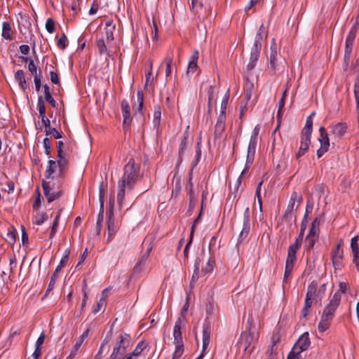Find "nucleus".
Returning a JSON list of instances; mask_svg holds the SVG:
<instances>
[{
    "label": "nucleus",
    "instance_id": "nucleus-1",
    "mask_svg": "<svg viewBox=\"0 0 359 359\" xmlns=\"http://www.w3.org/2000/svg\"><path fill=\"white\" fill-rule=\"evenodd\" d=\"M140 165L135 164L134 158H130L123 168V175L118 182L117 202L120 206L123 203L126 189L133 190L140 175Z\"/></svg>",
    "mask_w": 359,
    "mask_h": 359
},
{
    "label": "nucleus",
    "instance_id": "nucleus-48",
    "mask_svg": "<svg viewBox=\"0 0 359 359\" xmlns=\"http://www.w3.org/2000/svg\"><path fill=\"white\" fill-rule=\"evenodd\" d=\"M16 239V234H15V229L13 226H11V229H8L6 237L5 238L6 241L11 244L13 245L15 242Z\"/></svg>",
    "mask_w": 359,
    "mask_h": 359
},
{
    "label": "nucleus",
    "instance_id": "nucleus-44",
    "mask_svg": "<svg viewBox=\"0 0 359 359\" xmlns=\"http://www.w3.org/2000/svg\"><path fill=\"white\" fill-rule=\"evenodd\" d=\"M200 262L201 259L199 257H197L195 260L194 263V271L192 276L191 285H194L198 279L199 278V268H200Z\"/></svg>",
    "mask_w": 359,
    "mask_h": 359
},
{
    "label": "nucleus",
    "instance_id": "nucleus-15",
    "mask_svg": "<svg viewBox=\"0 0 359 359\" xmlns=\"http://www.w3.org/2000/svg\"><path fill=\"white\" fill-rule=\"evenodd\" d=\"M250 209L247 207L244 211L243 214V224L242 230L238 236V243H242L244 240H245L250 233Z\"/></svg>",
    "mask_w": 359,
    "mask_h": 359
},
{
    "label": "nucleus",
    "instance_id": "nucleus-64",
    "mask_svg": "<svg viewBox=\"0 0 359 359\" xmlns=\"http://www.w3.org/2000/svg\"><path fill=\"white\" fill-rule=\"evenodd\" d=\"M358 236H355L351 238V248L352 252H359V246H358Z\"/></svg>",
    "mask_w": 359,
    "mask_h": 359
},
{
    "label": "nucleus",
    "instance_id": "nucleus-52",
    "mask_svg": "<svg viewBox=\"0 0 359 359\" xmlns=\"http://www.w3.org/2000/svg\"><path fill=\"white\" fill-rule=\"evenodd\" d=\"M204 198H205V195H204V192H203V195H202V203H201V211H200V213L198 215V217L193 222V224H192V226H191V234H190L191 236H193L194 232L195 231L196 226L200 222L201 216L203 210V201H204Z\"/></svg>",
    "mask_w": 359,
    "mask_h": 359
},
{
    "label": "nucleus",
    "instance_id": "nucleus-19",
    "mask_svg": "<svg viewBox=\"0 0 359 359\" xmlns=\"http://www.w3.org/2000/svg\"><path fill=\"white\" fill-rule=\"evenodd\" d=\"M149 351V346L148 343L145 341H140L137 345L136 346L135 348L133 351L130 350V352L128 353L127 358H125L124 359H132V358L137 357L140 355L145 356V352Z\"/></svg>",
    "mask_w": 359,
    "mask_h": 359
},
{
    "label": "nucleus",
    "instance_id": "nucleus-45",
    "mask_svg": "<svg viewBox=\"0 0 359 359\" xmlns=\"http://www.w3.org/2000/svg\"><path fill=\"white\" fill-rule=\"evenodd\" d=\"M104 219V208H100V211L97 215L96 222V234L98 236L100 234L101 229L102 226V222Z\"/></svg>",
    "mask_w": 359,
    "mask_h": 359
},
{
    "label": "nucleus",
    "instance_id": "nucleus-25",
    "mask_svg": "<svg viewBox=\"0 0 359 359\" xmlns=\"http://www.w3.org/2000/svg\"><path fill=\"white\" fill-rule=\"evenodd\" d=\"M330 128H331V133L333 135L341 138L347 132L348 126L344 122H339L336 124L331 125Z\"/></svg>",
    "mask_w": 359,
    "mask_h": 359
},
{
    "label": "nucleus",
    "instance_id": "nucleus-11",
    "mask_svg": "<svg viewBox=\"0 0 359 359\" xmlns=\"http://www.w3.org/2000/svg\"><path fill=\"white\" fill-rule=\"evenodd\" d=\"M320 137L319 142L320 143V148L317 150V156L320 158L323 155L327 152L330 147V140L328 137L327 133L324 127L319 128Z\"/></svg>",
    "mask_w": 359,
    "mask_h": 359
},
{
    "label": "nucleus",
    "instance_id": "nucleus-37",
    "mask_svg": "<svg viewBox=\"0 0 359 359\" xmlns=\"http://www.w3.org/2000/svg\"><path fill=\"white\" fill-rule=\"evenodd\" d=\"M277 61V51H276V45L274 43L271 46V53L269 56V62L270 67L271 69L275 72L276 69V63Z\"/></svg>",
    "mask_w": 359,
    "mask_h": 359
},
{
    "label": "nucleus",
    "instance_id": "nucleus-50",
    "mask_svg": "<svg viewBox=\"0 0 359 359\" xmlns=\"http://www.w3.org/2000/svg\"><path fill=\"white\" fill-rule=\"evenodd\" d=\"M161 110L160 105H156L154 107V124L155 126H158L161 123Z\"/></svg>",
    "mask_w": 359,
    "mask_h": 359
},
{
    "label": "nucleus",
    "instance_id": "nucleus-3",
    "mask_svg": "<svg viewBox=\"0 0 359 359\" xmlns=\"http://www.w3.org/2000/svg\"><path fill=\"white\" fill-rule=\"evenodd\" d=\"M248 323L249 324L248 331L243 333L241 338V344L245 346V355L248 353H251L254 348V342L257 339L255 335V327L253 325V318L252 316H250L248 319Z\"/></svg>",
    "mask_w": 359,
    "mask_h": 359
},
{
    "label": "nucleus",
    "instance_id": "nucleus-28",
    "mask_svg": "<svg viewBox=\"0 0 359 359\" xmlns=\"http://www.w3.org/2000/svg\"><path fill=\"white\" fill-rule=\"evenodd\" d=\"M15 79L18 83L20 88L24 92L29 89V84L27 82L25 79V72L22 69H19L15 72Z\"/></svg>",
    "mask_w": 359,
    "mask_h": 359
},
{
    "label": "nucleus",
    "instance_id": "nucleus-63",
    "mask_svg": "<svg viewBox=\"0 0 359 359\" xmlns=\"http://www.w3.org/2000/svg\"><path fill=\"white\" fill-rule=\"evenodd\" d=\"M82 344H83V342L81 341H80L79 339H78L76 341V344H74V346H73L72 351L67 359H71L72 358H74L75 356L76 352L80 348Z\"/></svg>",
    "mask_w": 359,
    "mask_h": 359
},
{
    "label": "nucleus",
    "instance_id": "nucleus-12",
    "mask_svg": "<svg viewBox=\"0 0 359 359\" xmlns=\"http://www.w3.org/2000/svg\"><path fill=\"white\" fill-rule=\"evenodd\" d=\"M302 201V196L299 194L297 191H293L291 194L290 199L289 203L287 205V209L283 215V218L285 220H290L292 217V212L294 209L295 202H298V205L296 207V209L298 208V206L301 203Z\"/></svg>",
    "mask_w": 359,
    "mask_h": 359
},
{
    "label": "nucleus",
    "instance_id": "nucleus-24",
    "mask_svg": "<svg viewBox=\"0 0 359 359\" xmlns=\"http://www.w3.org/2000/svg\"><path fill=\"white\" fill-rule=\"evenodd\" d=\"M65 264H62L61 262H60L59 265L56 267L55 271L53 273L50 283L48 284V288L46 291V293L44 294V297L43 299L48 295V294L54 289L57 279L58 278V273L62 270L63 267H65Z\"/></svg>",
    "mask_w": 359,
    "mask_h": 359
},
{
    "label": "nucleus",
    "instance_id": "nucleus-58",
    "mask_svg": "<svg viewBox=\"0 0 359 359\" xmlns=\"http://www.w3.org/2000/svg\"><path fill=\"white\" fill-rule=\"evenodd\" d=\"M45 133L46 135H52L55 139L62 138V136L60 132L57 130L56 128L50 127H48L47 130H45Z\"/></svg>",
    "mask_w": 359,
    "mask_h": 359
},
{
    "label": "nucleus",
    "instance_id": "nucleus-35",
    "mask_svg": "<svg viewBox=\"0 0 359 359\" xmlns=\"http://www.w3.org/2000/svg\"><path fill=\"white\" fill-rule=\"evenodd\" d=\"M311 292L310 291L309 294H306V299L304 302V306L302 310V318H306L310 312V309L311 307L313 302L311 301Z\"/></svg>",
    "mask_w": 359,
    "mask_h": 359
},
{
    "label": "nucleus",
    "instance_id": "nucleus-20",
    "mask_svg": "<svg viewBox=\"0 0 359 359\" xmlns=\"http://www.w3.org/2000/svg\"><path fill=\"white\" fill-rule=\"evenodd\" d=\"M315 114L316 113L313 111L307 117L306 124L302 131L301 139L311 141V136L313 131V116H315Z\"/></svg>",
    "mask_w": 359,
    "mask_h": 359
},
{
    "label": "nucleus",
    "instance_id": "nucleus-23",
    "mask_svg": "<svg viewBox=\"0 0 359 359\" xmlns=\"http://www.w3.org/2000/svg\"><path fill=\"white\" fill-rule=\"evenodd\" d=\"M261 49L262 48L255 46H252L251 48L250 61L247 65V71L248 73L255 67L259 57Z\"/></svg>",
    "mask_w": 359,
    "mask_h": 359
},
{
    "label": "nucleus",
    "instance_id": "nucleus-22",
    "mask_svg": "<svg viewBox=\"0 0 359 359\" xmlns=\"http://www.w3.org/2000/svg\"><path fill=\"white\" fill-rule=\"evenodd\" d=\"M226 116L219 115L215 126V139H220L226 128Z\"/></svg>",
    "mask_w": 359,
    "mask_h": 359
},
{
    "label": "nucleus",
    "instance_id": "nucleus-41",
    "mask_svg": "<svg viewBox=\"0 0 359 359\" xmlns=\"http://www.w3.org/2000/svg\"><path fill=\"white\" fill-rule=\"evenodd\" d=\"M304 351L297 344H294L291 351L287 355V359H299L298 356L302 352Z\"/></svg>",
    "mask_w": 359,
    "mask_h": 359
},
{
    "label": "nucleus",
    "instance_id": "nucleus-56",
    "mask_svg": "<svg viewBox=\"0 0 359 359\" xmlns=\"http://www.w3.org/2000/svg\"><path fill=\"white\" fill-rule=\"evenodd\" d=\"M201 156V142H198L196 148V159L192 162V168L191 170H194V168L197 165L198 163L200 161Z\"/></svg>",
    "mask_w": 359,
    "mask_h": 359
},
{
    "label": "nucleus",
    "instance_id": "nucleus-13",
    "mask_svg": "<svg viewBox=\"0 0 359 359\" xmlns=\"http://www.w3.org/2000/svg\"><path fill=\"white\" fill-rule=\"evenodd\" d=\"M57 160L55 161L59 168V176L61 178H64L65 172L69 168V155L66 152L63 151L57 154Z\"/></svg>",
    "mask_w": 359,
    "mask_h": 359
},
{
    "label": "nucleus",
    "instance_id": "nucleus-6",
    "mask_svg": "<svg viewBox=\"0 0 359 359\" xmlns=\"http://www.w3.org/2000/svg\"><path fill=\"white\" fill-rule=\"evenodd\" d=\"M326 287V283H323L318 288L317 282L313 280L309 285L306 294H309L311 290L312 294L311 296V301H315L316 303L319 302L320 305H321V300L325 296Z\"/></svg>",
    "mask_w": 359,
    "mask_h": 359
},
{
    "label": "nucleus",
    "instance_id": "nucleus-2",
    "mask_svg": "<svg viewBox=\"0 0 359 359\" xmlns=\"http://www.w3.org/2000/svg\"><path fill=\"white\" fill-rule=\"evenodd\" d=\"M130 342L131 338L130 334L126 333L121 334L117 337L109 359H123L127 358L128 353L130 352L128 348Z\"/></svg>",
    "mask_w": 359,
    "mask_h": 359
},
{
    "label": "nucleus",
    "instance_id": "nucleus-36",
    "mask_svg": "<svg viewBox=\"0 0 359 359\" xmlns=\"http://www.w3.org/2000/svg\"><path fill=\"white\" fill-rule=\"evenodd\" d=\"M310 144H311V141L301 139V144H300L299 149L295 155L297 159L299 160L302 156H303L307 152Z\"/></svg>",
    "mask_w": 359,
    "mask_h": 359
},
{
    "label": "nucleus",
    "instance_id": "nucleus-34",
    "mask_svg": "<svg viewBox=\"0 0 359 359\" xmlns=\"http://www.w3.org/2000/svg\"><path fill=\"white\" fill-rule=\"evenodd\" d=\"M57 163L54 160H49L48 161V166L45 171V177L46 179L53 178L52 175L55 172Z\"/></svg>",
    "mask_w": 359,
    "mask_h": 359
},
{
    "label": "nucleus",
    "instance_id": "nucleus-18",
    "mask_svg": "<svg viewBox=\"0 0 359 359\" xmlns=\"http://www.w3.org/2000/svg\"><path fill=\"white\" fill-rule=\"evenodd\" d=\"M42 188L43 190L44 196H46L47 201L51 203L55 199L60 198L62 195V191H59L57 192H51L53 187H50V182L45 180L42 181Z\"/></svg>",
    "mask_w": 359,
    "mask_h": 359
},
{
    "label": "nucleus",
    "instance_id": "nucleus-53",
    "mask_svg": "<svg viewBox=\"0 0 359 359\" xmlns=\"http://www.w3.org/2000/svg\"><path fill=\"white\" fill-rule=\"evenodd\" d=\"M37 108L39 110L40 117L46 116L45 100H43L42 96H39L38 97Z\"/></svg>",
    "mask_w": 359,
    "mask_h": 359
},
{
    "label": "nucleus",
    "instance_id": "nucleus-31",
    "mask_svg": "<svg viewBox=\"0 0 359 359\" xmlns=\"http://www.w3.org/2000/svg\"><path fill=\"white\" fill-rule=\"evenodd\" d=\"M332 320L333 318L322 314L318 326V331L320 332H324L328 330Z\"/></svg>",
    "mask_w": 359,
    "mask_h": 359
},
{
    "label": "nucleus",
    "instance_id": "nucleus-7",
    "mask_svg": "<svg viewBox=\"0 0 359 359\" xmlns=\"http://www.w3.org/2000/svg\"><path fill=\"white\" fill-rule=\"evenodd\" d=\"M280 341V335L279 332H273L271 338V345L266 351V355L271 358H278L283 357V353H280L278 345Z\"/></svg>",
    "mask_w": 359,
    "mask_h": 359
},
{
    "label": "nucleus",
    "instance_id": "nucleus-32",
    "mask_svg": "<svg viewBox=\"0 0 359 359\" xmlns=\"http://www.w3.org/2000/svg\"><path fill=\"white\" fill-rule=\"evenodd\" d=\"M257 142L250 141L248 148V154L246 157V161H248V164H252L255 159V154L256 151Z\"/></svg>",
    "mask_w": 359,
    "mask_h": 359
},
{
    "label": "nucleus",
    "instance_id": "nucleus-57",
    "mask_svg": "<svg viewBox=\"0 0 359 359\" xmlns=\"http://www.w3.org/2000/svg\"><path fill=\"white\" fill-rule=\"evenodd\" d=\"M96 45L98 48V52L100 55H103L107 53V48L105 45L104 39H98L96 41Z\"/></svg>",
    "mask_w": 359,
    "mask_h": 359
},
{
    "label": "nucleus",
    "instance_id": "nucleus-39",
    "mask_svg": "<svg viewBox=\"0 0 359 359\" xmlns=\"http://www.w3.org/2000/svg\"><path fill=\"white\" fill-rule=\"evenodd\" d=\"M12 29L11 24L8 22H4L2 26V37L7 40H13V36L11 35Z\"/></svg>",
    "mask_w": 359,
    "mask_h": 359
},
{
    "label": "nucleus",
    "instance_id": "nucleus-14",
    "mask_svg": "<svg viewBox=\"0 0 359 359\" xmlns=\"http://www.w3.org/2000/svg\"><path fill=\"white\" fill-rule=\"evenodd\" d=\"M341 303L340 297L338 293H334L328 304L323 309V315L334 318V313Z\"/></svg>",
    "mask_w": 359,
    "mask_h": 359
},
{
    "label": "nucleus",
    "instance_id": "nucleus-47",
    "mask_svg": "<svg viewBox=\"0 0 359 359\" xmlns=\"http://www.w3.org/2000/svg\"><path fill=\"white\" fill-rule=\"evenodd\" d=\"M48 219V216L46 212L37 213L34 217L33 224L36 225H41Z\"/></svg>",
    "mask_w": 359,
    "mask_h": 359
},
{
    "label": "nucleus",
    "instance_id": "nucleus-54",
    "mask_svg": "<svg viewBox=\"0 0 359 359\" xmlns=\"http://www.w3.org/2000/svg\"><path fill=\"white\" fill-rule=\"evenodd\" d=\"M229 98V90H228L227 93L224 96L222 101L221 102L220 112H219V115L226 116V107H227Z\"/></svg>",
    "mask_w": 359,
    "mask_h": 359
},
{
    "label": "nucleus",
    "instance_id": "nucleus-49",
    "mask_svg": "<svg viewBox=\"0 0 359 359\" xmlns=\"http://www.w3.org/2000/svg\"><path fill=\"white\" fill-rule=\"evenodd\" d=\"M137 100L139 104L138 107L135 110V113L138 111L142 114V108L144 107V93L142 90H139L137 93Z\"/></svg>",
    "mask_w": 359,
    "mask_h": 359
},
{
    "label": "nucleus",
    "instance_id": "nucleus-60",
    "mask_svg": "<svg viewBox=\"0 0 359 359\" xmlns=\"http://www.w3.org/2000/svg\"><path fill=\"white\" fill-rule=\"evenodd\" d=\"M215 305L213 301H209L208 304L206 305V314L208 318L210 320V317L214 313Z\"/></svg>",
    "mask_w": 359,
    "mask_h": 359
},
{
    "label": "nucleus",
    "instance_id": "nucleus-59",
    "mask_svg": "<svg viewBox=\"0 0 359 359\" xmlns=\"http://www.w3.org/2000/svg\"><path fill=\"white\" fill-rule=\"evenodd\" d=\"M354 95L356 102V107H359V75L356 77L355 81Z\"/></svg>",
    "mask_w": 359,
    "mask_h": 359
},
{
    "label": "nucleus",
    "instance_id": "nucleus-55",
    "mask_svg": "<svg viewBox=\"0 0 359 359\" xmlns=\"http://www.w3.org/2000/svg\"><path fill=\"white\" fill-rule=\"evenodd\" d=\"M263 184V181H261L257 187V189H256V192H255V196L257 199V202H258V204H259V209L260 210V212H263V208H262V196H261V187Z\"/></svg>",
    "mask_w": 359,
    "mask_h": 359
},
{
    "label": "nucleus",
    "instance_id": "nucleus-61",
    "mask_svg": "<svg viewBox=\"0 0 359 359\" xmlns=\"http://www.w3.org/2000/svg\"><path fill=\"white\" fill-rule=\"evenodd\" d=\"M57 47L61 49L64 50L67 46V39L66 35L63 33L59 40L57 43Z\"/></svg>",
    "mask_w": 359,
    "mask_h": 359
},
{
    "label": "nucleus",
    "instance_id": "nucleus-40",
    "mask_svg": "<svg viewBox=\"0 0 359 359\" xmlns=\"http://www.w3.org/2000/svg\"><path fill=\"white\" fill-rule=\"evenodd\" d=\"M44 89L45 100L48 102L53 107H56L57 104L55 99L52 97L50 91V88L47 84L43 86Z\"/></svg>",
    "mask_w": 359,
    "mask_h": 359
},
{
    "label": "nucleus",
    "instance_id": "nucleus-5",
    "mask_svg": "<svg viewBox=\"0 0 359 359\" xmlns=\"http://www.w3.org/2000/svg\"><path fill=\"white\" fill-rule=\"evenodd\" d=\"M211 323L205 318L203 325V346L201 354L196 359H203L206 353L209 351V345L210 342Z\"/></svg>",
    "mask_w": 359,
    "mask_h": 359
},
{
    "label": "nucleus",
    "instance_id": "nucleus-29",
    "mask_svg": "<svg viewBox=\"0 0 359 359\" xmlns=\"http://www.w3.org/2000/svg\"><path fill=\"white\" fill-rule=\"evenodd\" d=\"M298 249L289 247L287 250V256L286 259L285 268L293 269L294 263L297 260V251Z\"/></svg>",
    "mask_w": 359,
    "mask_h": 359
},
{
    "label": "nucleus",
    "instance_id": "nucleus-42",
    "mask_svg": "<svg viewBox=\"0 0 359 359\" xmlns=\"http://www.w3.org/2000/svg\"><path fill=\"white\" fill-rule=\"evenodd\" d=\"M111 331H110L105 337L104 339L103 340V342L101 344L100 348L99 350V352L96 356V358L102 354V353L104 351H108L109 348V343L111 341Z\"/></svg>",
    "mask_w": 359,
    "mask_h": 359
},
{
    "label": "nucleus",
    "instance_id": "nucleus-38",
    "mask_svg": "<svg viewBox=\"0 0 359 359\" xmlns=\"http://www.w3.org/2000/svg\"><path fill=\"white\" fill-rule=\"evenodd\" d=\"M296 344H297V345H299L301 348H304V351H306L310 345V339H309V333L304 332L298 339Z\"/></svg>",
    "mask_w": 359,
    "mask_h": 359
},
{
    "label": "nucleus",
    "instance_id": "nucleus-43",
    "mask_svg": "<svg viewBox=\"0 0 359 359\" xmlns=\"http://www.w3.org/2000/svg\"><path fill=\"white\" fill-rule=\"evenodd\" d=\"M215 265V260L214 257H210L205 266L202 268L201 272L205 275L207 273H211L214 269V266Z\"/></svg>",
    "mask_w": 359,
    "mask_h": 359
},
{
    "label": "nucleus",
    "instance_id": "nucleus-27",
    "mask_svg": "<svg viewBox=\"0 0 359 359\" xmlns=\"http://www.w3.org/2000/svg\"><path fill=\"white\" fill-rule=\"evenodd\" d=\"M198 51L194 50L193 54L191 55L189 65L187 70V75H189L190 74L195 73L198 69H199V67L197 65L198 59Z\"/></svg>",
    "mask_w": 359,
    "mask_h": 359
},
{
    "label": "nucleus",
    "instance_id": "nucleus-10",
    "mask_svg": "<svg viewBox=\"0 0 359 359\" xmlns=\"http://www.w3.org/2000/svg\"><path fill=\"white\" fill-rule=\"evenodd\" d=\"M344 243L341 239L335 248L331 252V259L333 266L335 269H341L342 267V259H343V247Z\"/></svg>",
    "mask_w": 359,
    "mask_h": 359
},
{
    "label": "nucleus",
    "instance_id": "nucleus-62",
    "mask_svg": "<svg viewBox=\"0 0 359 359\" xmlns=\"http://www.w3.org/2000/svg\"><path fill=\"white\" fill-rule=\"evenodd\" d=\"M46 29L50 34L53 33L55 31V22L52 18H48L46 22Z\"/></svg>",
    "mask_w": 359,
    "mask_h": 359
},
{
    "label": "nucleus",
    "instance_id": "nucleus-26",
    "mask_svg": "<svg viewBox=\"0 0 359 359\" xmlns=\"http://www.w3.org/2000/svg\"><path fill=\"white\" fill-rule=\"evenodd\" d=\"M187 140H188V133L185 132L182 135L181 142L180 144V147H179L178 159H177V164L175 166L176 170L178 169V167L182 162V156L187 147Z\"/></svg>",
    "mask_w": 359,
    "mask_h": 359
},
{
    "label": "nucleus",
    "instance_id": "nucleus-8",
    "mask_svg": "<svg viewBox=\"0 0 359 359\" xmlns=\"http://www.w3.org/2000/svg\"><path fill=\"white\" fill-rule=\"evenodd\" d=\"M193 172L191 170L189 172V179L186 185L187 194L189 196V208L192 210L198 201V191H194L192 182Z\"/></svg>",
    "mask_w": 359,
    "mask_h": 359
},
{
    "label": "nucleus",
    "instance_id": "nucleus-33",
    "mask_svg": "<svg viewBox=\"0 0 359 359\" xmlns=\"http://www.w3.org/2000/svg\"><path fill=\"white\" fill-rule=\"evenodd\" d=\"M306 229V224L304 222V221L302 222L301 224V229L299 233L298 234V237L296 238L295 242L290 245V247H292L294 248L299 249L301 247L303 237L304 234L305 229Z\"/></svg>",
    "mask_w": 359,
    "mask_h": 359
},
{
    "label": "nucleus",
    "instance_id": "nucleus-51",
    "mask_svg": "<svg viewBox=\"0 0 359 359\" xmlns=\"http://www.w3.org/2000/svg\"><path fill=\"white\" fill-rule=\"evenodd\" d=\"M317 239H318V238H316L313 236H307L306 237L305 249L307 252L311 251L313 248Z\"/></svg>",
    "mask_w": 359,
    "mask_h": 359
},
{
    "label": "nucleus",
    "instance_id": "nucleus-16",
    "mask_svg": "<svg viewBox=\"0 0 359 359\" xmlns=\"http://www.w3.org/2000/svg\"><path fill=\"white\" fill-rule=\"evenodd\" d=\"M121 111L123 117V128L127 130L130 126L132 117L130 115V108L128 102L126 100H122L121 103Z\"/></svg>",
    "mask_w": 359,
    "mask_h": 359
},
{
    "label": "nucleus",
    "instance_id": "nucleus-30",
    "mask_svg": "<svg viewBox=\"0 0 359 359\" xmlns=\"http://www.w3.org/2000/svg\"><path fill=\"white\" fill-rule=\"evenodd\" d=\"M253 90L254 83L248 78H246L244 83V100L245 102L250 100Z\"/></svg>",
    "mask_w": 359,
    "mask_h": 359
},
{
    "label": "nucleus",
    "instance_id": "nucleus-17",
    "mask_svg": "<svg viewBox=\"0 0 359 359\" xmlns=\"http://www.w3.org/2000/svg\"><path fill=\"white\" fill-rule=\"evenodd\" d=\"M107 230H108V238L107 242H109L114 236L116 235L117 231L119 229V225L117 222L115 221L114 213L109 212V215L107 216Z\"/></svg>",
    "mask_w": 359,
    "mask_h": 359
},
{
    "label": "nucleus",
    "instance_id": "nucleus-46",
    "mask_svg": "<svg viewBox=\"0 0 359 359\" xmlns=\"http://www.w3.org/2000/svg\"><path fill=\"white\" fill-rule=\"evenodd\" d=\"M105 26L107 41L108 42L111 41L114 39L113 31L115 29V25L111 26V22H106Z\"/></svg>",
    "mask_w": 359,
    "mask_h": 359
},
{
    "label": "nucleus",
    "instance_id": "nucleus-4",
    "mask_svg": "<svg viewBox=\"0 0 359 359\" xmlns=\"http://www.w3.org/2000/svg\"><path fill=\"white\" fill-rule=\"evenodd\" d=\"M182 324V322L181 318H177L173 329V337L174 344L175 345V350L173 353L172 359L180 358L183 355L184 353V344L181 332Z\"/></svg>",
    "mask_w": 359,
    "mask_h": 359
},
{
    "label": "nucleus",
    "instance_id": "nucleus-9",
    "mask_svg": "<svg viewBox=\"0 0 359 359\" xmlns=\"http://www.w3.org/2000/svg\"><path fill=\"white\" fill-rule=\"evenodd\" d=\"M212 7L209 4L204 6L201 1L196 0L194 6L191 4L190 10L196 15H198V18L204 20L209 17L212 13Z\"/></svg>",
    "mask_w": 359,
    "mask_h": 359
},
{
    "label": "nucleus",
    "instance_id": "nucleus-21",
    "mask_svg": "<svg viewBox=\"0 0 359 359\" xmlns=\"http://www.w3.org/2000/svg\"><path fill=\"white\" fill-rule=\"evenodd\" d=\"M356 34L348 32V36L346 39L345 50H344V61L348 63L351 58L353 41L355 39Z\"/></svg>",
    "mask_w": 359,
    "mask_h": 359
}]
</instances>
